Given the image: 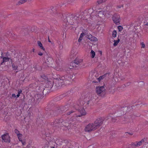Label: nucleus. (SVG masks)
<instances>
[{
  "mask_svg": "<svg viewBox=\"0 0 148 148\" xmlns=\"http://www.w3.org/2000/svg\"><path fill=\"white\" fill-rule=\"evenodd\" d=\"M3 55L1 51H0V57H3Z\"/></svg>",
  "mask_w": 148,
  "mask_h": 148,
  "instance_id": "38",
  "label": "nucleus"
},
{
  "mask_svg": "<svg viewBox=\"0 0 148 148\" xmlns=\"http://www.w3.org/2000/svg\"><path fill=\"white\" fill-rule=\"evenodd\" d=\"M22 92V91L21 90H19L18 91V93L20 94Z\"/></svg>",
  "mask_w": 148,
  "mask_h": 148,
  "instance_id": "41",
  "label": "nucleus"
},
{
  "mask_svg": "<svg viewBox=\"0 0 148 148\" xmlns=\"http://www.w3.org/2000/svg\"><path fill=\"white\" fill-rule=\"evenodd\" d=\"M51 148H55V147H51Z\"/></svg>",
  "mask_w": 148,
  "mask_h": 148,
  "instance_id": "47",
  "label": "nucleus"
},
{
  "mask_svg": "<svg viewBox=\"0 0 148 148\" xmlns=\"http://www.w3.org/2000/svg\"><path fill=\"white\" fill-rule=\"evenodd\" d=\"M97 76V72L95 71H92L90 74L89 77L93 79H96Z\"/></svg>",
  "mask_w": 148,
  "mask_h": 148,
  "instance_id": "6",
  "label": "nucleus"
},
{
  "mask_svg": "<svg viewBox=\"0 0 148 148\" xmlns=\"http://www.w3.org/2000/svg\"><path fill=\"white\" fill-rule=\"evenodd\" d=\"M118 29L119 31L121 32L123 30V28L121 26H119L118 27Z\"/></svg>",
  "mask_w": 148,
  "mask_h": 148,
  "instance_id": "31",
  "label": "nucleus"
},
{
  "mask_svg": "<svg viewBox=\"0 0 148 148\" xmlns=\"http://www.w3.org/2000/svg\"><path fill=\"white\" fill-rule=\"evenodd\" d=\"M20 94L18 93L17 95H16V97L18 98L20 96Z\"/></svg>",
  "mask_w": 148,
  "mask_h": 148,
  "instance_id": "43",
  "label": "nucleus"
},
{
  "mask_svg": "<svg viewBox=\"0 0 148 148\" xmlns=\"http://www.w3.org/2000/svg\"><path fill=\"white\" fill-rule=\"evenodd\" d=\"M120 41V39L119 38L117 40H114V43L113 44L114 46H115L117 45L118 43H119Z\"/></svg>",
  "mask_w": 148,
  "mask_h": 148,
  "instance_id": "22",
  "label": "nucleus"
},
{
  "mask_svg": "<svg viewBox=\"0 0 148 148\" xmlns=\"http://www.w3.org/2000/svg\"><path fill=\"white\" fill-rule=\"evenodd\" d=\"M98 12V16H99L101 17L102 16H103L104 14H105V16H108V15H107L106 13L103 12L102 11H99Z\"/></svg>",
  "mask_w": 148,
  "mask_h": 148,
  "instance_id": "14",
  "label": "nucleus"
},
{
  "mask_svg": "<svg viewBox=\"0 0 148 148\" xmlns=\"http://www.w3.org/2000/svg\"><path fill=\"white\" fill-rule=\"evenodd\" d=\"M27 0H21L19 1L18 3V5H20L26 2Z\"/></svg>",
  "mask_w": 148,
  "mask_h": 148,
  "instance_id": "21",
  "label": "nucleus"
},
{
  "mask_svg": "<svg viewBox=\"0 0 148 148\" xmlns=\"http://www.w3.org/2000/svg\"><path fill=\"white\" fill-rule=\"evenodd\" d=\"M21 141L23 145H25L26 144V142L25 140H22L21 141Z\"/></svg>",
  "mask_w": 148,
  "mask_h": 148,
  "instance_id": "36",
  "label": "nucleus"
},
{
  "mask_svg": "<svg viewBox=\"0 0 148 148\" xmlns=\"http://www.w3.org/2000/svg\"><path fill=\"white\" fill-rule=\"evenodd\" d=\"M2 57L3 62L2 63H3L5 62L8 61L9 60V59L8 58L9 55L8 53H4Z\"/></svg>",
  "mask_w": 148,
  "mask_h": 148,
  "instance_id": "10",
  "label": "nucleus"
},
{
  "mask_svg": "<svg viewBox=\"0 0 148 148\" xmlns=\"http://www.w3.org/2000/svg\"><path fill=\"white\" fill-rule=\"evenodd\" d=\"M146 141V139H144L142 140L141 141L137 142V144H136V145L137 146H139L140 145H141L143 143H144V142H145Z\"/></svg>",
  "mask_w": 148,
  "mask_h": 148,
  "instance_id": "15",
  "label": "nucleus"
},
{
  "mask_svg": "<svg viewBox=\"0 0 148 148\" xmlns=\"http://www.w3.org/2000/svg\"><path fill=\"white\" fill-rule=\"evenodd\" d=\"M91 10H92L91 9L89 10V11H91Z\"/></svg>",
  "mask_w": 148,
  "mask_h": 148,
  "instance_id": "49",
  "label": "nucleus"
},
{
  "mask_svg": "<svg viewBox=\"0 0 148 148\" xmlns=\"http://www.w3.org/2000/svg\"><path fill=\"white\" fill-rule=\"evenodd\" d=\"M77 53L75 49H72L71 51V54L73 56H75Z\"/></svg>",
  "mask_w": 148,
  "mask_h": 148,
  "instance_id": "19",
  "label": "nucleus"
},
{
  "mask_svg": "<svg viewBox=\"0 0 148 148\" xmlns=\"http://www.w3.org/2000/svg\"><path fill=\"white\" fill-rule=\"evenodd\" d=\"M80 112L82 115H84L86 114V113L84 109H82L80 111Z\"/></svg>",
  "mask_w": 148,
  "mask_h": 148,
  "instance_id": "20",
  "label": "nucleus"
},
{
  "mask_svg": "<svg viewBox=\"0 0 148 148\" xmlns=\"http://www.w3.org/2000/svg\"><path fill=\"white\" fill-rule=\"evenodd\" d=\"M95 102V99L93 98L92 99H90L88 101L87 103L88 104H90V106H92L93 105V104Z\"/></svg>",
  "mask_w": 148,
  "mask_h": 148,
  "instance_id": "17",
  "label": "nucleus"
},
{
  "mask_svg": "<svg viewBox=\"0 0 148 148\" xmlns=\"http://www.w3.org/2000/svg\"><path fill=\"white\" fill-rule=\"evenodd\" d=\"M126 108H123L118 112L119 116H121L124 114L126 113Z\"/></svg>",
  "mask_w": 148,
  "mask_h": 148,
  "instance_id": "11",
  "label": "nucleus"
},
{
  "mask_svg": "<svg viewBox=\"0 0 148 148\" xmlns=\"http://www.w3.org/2000/svg\"><path fill=\"white\" fill-rule=\"evenodd\" d=\"M106 0H99L97 2L98 4H100L105 2Z\"/></svg>",
  "mask_w": 148,
  "mask_h": 148,
  "instance_id": "30",
  "label": "nucleus"
},
{
  "mask_svg": "<svg viewBox=\"0 0 148 148\" xmlns=\"http://www.w3.org/2000/svg\"><path fill=\"white\" fill-rule=\"evenodd\" d=\"M15 133L17 135L20 134V132L17 129L14 130Z\"/></svg>",
  "mask_w": 148,
  "mask_h": 148,
  "instance_id": "34",
  "label": "nucleus"
},
{
  "mask_svg": "<svg viewBox=\"0 0 148 148\" xmlns=\"http://www.w3.org/2000/svg\"><path fill=\"white\" fill-rule=\"evenodd\" d=\"M15 35V34H14V35H12V37H13Z\"/></svg>",
  "mask_w": 148,
  "mask_h": 148,
  "instance_id": "48",
  "label": "nucleus"
},
{
  "mask_svg": "<svg viewBox=\"0 0 148 148\" xmlns=\"http://www.w3.org/2000/svg\"><path fill=\"white\" fill-rule=\"evenodd\" d=\"M112 20L115 23L119 24L120 20L119 15L117 14H114L112 17Z\"/></svg>",
  "mask_w": 148,
  "mask_h": 148,
  "instance_id": "5",
  "label": "nucleus"
},
{
  "mask_svg": "<svg viewBox=\"0 0 148 148\" xmlns=\"http://www.w3.org/2000/svg\"><path fill=\"white\" fill-rule=\"evenodd\" d=\"M54 12H55V13H56V10L55 11H54Z\"/></svg>",
  "mask_w": 148,
  "mask_h": 148,
  "instance_id": "51",
  "label": "nucleus"
},
{
  "mask_svg": "<svg viewBox=\"0 0 148 148\" xmlns=\"http://www.w3.org/2000/svg\"><path fill=\"white\" fill-rule=\"evenodd\" d=\"M87 38L91 41H96L97 40V38L96 37L90 34L87 35Z\"/></svg>",
  "mask_w": 148,
  "mask_h": 148,
  "instance_id": "8",
  "label": "nucleus"
},
{
  "mask_svg": "<svg viewBox=\"0 0 148 148\" xmlns=\"http://www.w3.org/2000/svg\"><path fill=\"white\" fill-rule=\"evenodd\" d=\"M12 67L13 69L14 70H16L17 69L18 67V66L14 64H13L12 65Z\"/></svg>",
  "mask_w": 148,
  "mask_h": 148,
  "instance_id": "28",
  "label": "nucleus"
},
{
  "mask_svg": "<svg viewBox=\"0 0 148 148\" xmlns=\"http://www.w3.org/2000/svg\"><path fill=\"white\" fill-rule=\"evenodd\" d=\"M127 133L128 134V132H127Z\"/></svg>",
  "mask_w": 148,
  "mask_h": 148,
  "instance_id": "53",
  "label": "nucleus"
},
{
  "mask_svg": "<svg viewBox=\"0 0 148 148\" xmlns=\"http://www.w3.org/2000/svg\"><path fill=\"white\" fill-rule=\"evenodd\" d=\"M17 136H18V138L19 140L20 141H21V140H22V138L23 136L21 134H20L17 135Z\"/></svg>",
  "mask_w": 148,
  "mask_h": 148,
  "instance_id": "26",
  "label": "nucleus"
},
{
  "mask_svg": "<svg viewBox=\"0 0 148 148\" xmlns=\"http://www.w3.org/2000/svg\"><path fill=\"white\" fill-rule=\"evenodd\" d=\"M94 13L93 12H92V13L91 14V15H92V13Z\"/></svg>",
  "mask_w": 148,
  "mask_h": 148,
  "instance_id": "50",
  "label": "nucleus"
},
{
  "mask_svg": "<svg viewBox=\"0 0 148 148\" xmlns=\"http://www.w3.org/2000/svg\"><path fill=\"white\" fill-rule=\"evenodd\" d=\"M141 48H145V45L144 43L143 42H142L141 43Z\"/></svg>",
  "mask_w": 148,
  "mask_h": 148,
  "instance_id": "35",
  "label": "nucleus"
},
{
  "mask_svg": "<svg viewBox=\"0 0 148 148\" xmlns=\"http://www.w3.org/2000/svg\"><path fill=\"white\" fill-rule=\"evenodd\" d=\"M83 61V59L80 58H76L74 60L75 63L77 65L80 64Z\"/></svg>",
  "mask_w": 148,
  "mask_h": 148,
  "instance_id": "13",
  "label": "nucleus"
},
{
  "mask_svg": "<svg viewBox=\"0 0 148 148\" xmlns=\"http://www.w3.org/2000/svg\"><path fill=\"white\" fill-rule=\"evenodd\" d=\"M65 80V77L64 76L57 78L55 81V86L58 88L61 87L63 85Z\"/></svg>",
  "mask_w": 148,
  "mask_h": 148,
  "instance_id": "1",
  "label": "nucleus"
},
{
  "mask_svg": "<svg viewBox=\"0 0 148 148\" xmlns=\"http://www.w3.org/2000/svg\"><path fill=\"white\" fill-rule=\"evenodd\" d=\"M49 80V78L45 75H42L39 79V80L41 82H46Z\"/></svg>",
  "mask_w": 148,
  "mask_h": 148,
  "instance_id": "9",
  "label": "nucleus"
},
{
  "mask_svg": "<svg viewBox=\"0 0 148 148\" xmlns=\"http://www.w3.org/2000/svg\"><path fill=\"white\" fill-rule=\"evenodd\" d=\"M73 112H74V111H73ZM73 111H70V112H69V113H67V114H68V115H69V114H71V113H73Z\"/></svg>",
  "mask_w": 148,
  "mask_h": 148,
  "instance_id": "42",
  "label": "nucleus"
},
{
  "mask_svg": "<svg viewBox=\"0 0 148 148\" xmlns=\"http://www.w3.org/2000/svg\"><path fill=\"white\" fill-rule=\"evenodd\" d=\"M11 61L12 62V60H11Z\"/></svg>",
  "mask_w": 148,
  "mask_h": 148,
  "instance_id": "54",
  "label": "nucleus"
},
{
  "mask_svg": "<svg viewBox=\"0 0 148 148\" xmlns=\"http://www.w3.org/2000/svg\"><path fill=\"white\" fill-rule=\"evenodd\" d=\"M84 34L83 33H82L81 34V35H80V36L78 39L79 42H80L82 40V39L83 37L84 36Z\"/></svg>",
  "mask_w": 148,
  "mask_h": 148,
  "instance_id": "24",
  "label": "nucleus"
},
{
  "mask_svg": "<svg viewBox=\"0 0 148 148\" xmlns=\"http://www.w3.org/2000/svg\"><path fill=\"white\" fill-rule=\"evenodd\" d=\"M49 80L46 82L47 84L48 85L47 87L49 88H51L53 86V81H51L50 80L49 81Z\"/></svg>",
  "mask_w": 148,
  "mask_h": 148,
  "instance_id": "16",
  "label": "nucleus"
},
{
  "mask_svg": "<svg viewBox=\"0 0 148 148\" xmlns=\"http://www.w3.org/2000/svg\"><path fill=\"white\" fill-rule=\"evenodd\" d=\"M38 55L39 56H42V55L43 54L41 52H39L38 53Z\"/></svg>",
  "mask_w": 148,
  "mask_h": 148,
  "instance_id": "40",
  "label": "nucleus"
},
{
  "mask_svg": "<svg viewBox=\"0 0 148 148\" xmlns=\"http://www.w3.org/2000/svg\"><path fill=\"white\" fill-rule=\"evenodd\" d=\"M123 7V5H118L117 7V8H120Z\"/></svg>",
  "mask_w": 148,
  "mask_h": 148,
  "instance_id": "37",
  "label": "nucleus"
},
{
  "mask_svg": "<svg viewBox=\"0 0 148 148\" xmlns=\"http://www.w3.org/2000/svg\"><path fill=\"white\" fill-rule=\"evenodd\" d=\"M96 129L100 127L103 123V120L101 119H98L93 123Z\"/></svg>",
  "mask_w": 148,
  "mask_h": 148,
  "instance_id": "3",
  "label": "nucleus"
},
{
  "mask_svg": "<svg viewBox=\"0 0 148 148\" xmlns=\"http://www.w3.org/2000/svg\"><path fill=\"white\" fill-rule=\"evenodd\" d=\"M146 143V144H148V143Z\"/></svg>",
  "mask_w": 148,
  "mask_h": 148,
  "instance_id": "52",
  "label": "nucleus"
},
{
  "mask_svg": "<svg viewBox=\"0 0 148 148\" xmlns=\"http://www.w3.org/2000/svg\"><path fill=\"white\" fill-rule=\"evenodd\" d=\"M56 70L58 71H61L62 70V67H60V66L56 67Z\"/></svg>",
  "mask_w": 148,
  "mask_h": 148,
  "instance_id": "29",
  "label": "nucleus"
},
{
  "mask_svg": "<svg viewBox=\"0 0 148 148\" xmlns=\"http://www.w3.org/2000/svg\"><path fill=\"white\" fill-rule=\"evenodd\" d=\"M146 148H148V145H147V146L146 147Z\"/></svg>",
  "mask_w": 148,
  "mask_h": 148,
  "instance_id": "46",
  "label": "nucleus"
},
{
  "mask_svg": "<svg viewBox=\"0 0 148 148\" xmlns=\"http://www.w3.org/2000/svg\"><path fill=\"white\" fill-rule=\"evenodd\" d=\"M105 77V76L104 75L101 76L99 77V78H97V79L98 80L99 82H100L101 79H103Z\"/></svg>",
  "mask_w": 148,
  "mask_h": 148,
  "instance_id": "27",
  "label": "nucleus"
},
{
  "mask_svg": "<svg viewBox=\"0 0 148 148\" xmlns=\"http://www.w3.org/2000/svg\"><path fill=\"white\" fill-rule=\"evenodd\" d=\"M11 52L12 53H11V56H13L15 55V51L14 50H11Z\"/></svg>",
  "mask_w": 148,
  "mask_h": 148,
  "instance_id": "32",
  "label": "nucleus"
},
{
  "mask_svg": "<svg viewBox=\"0 0 148 148\" xmlns=\"http://www.w3.org/2000/svg\"><path fill=\"white\" fill-rule=\"evenodd\" d=\"M90 54L91 55V57L92 58H94L95 56V53L93 50H92L90 52Z\"/></svg>",
  "mask_w": 148,
  "mask_h": 148,
  "instance_id": "23",
  "label": "nucleus"
},
{
  "mask_svg": "<svg viewBox=\"0 0 148 148\" xmlns=\"http://www.w3.org/2000/svg\"><path fill=\"white\" fill-rule=\"evenodd\" d=\"M48 41L49 42H51V41H50V40H49V38L48 39Z\"/></svg>",
  "mask_w": 148,
  "mask_h": 148,
  "instance_id": "44",
  "label": "nucleus"
},
{
  "mask_svg": "<svg viewBox=\"0 0 148 148\" xmlns=\"http://www.w3.org/2000/svg\"><path fill=\"white\" fill-rule=\"evenodd\" d=\"M37 43L40 49L43 50V51H45V49L43 47L42 44L41 43V42L39 41H38Z\"/></svg>",
  "mask_w": 148,
  "mask_h": 148,
  "instance_id": "18",
  "label": "nucleus"
},
{
  "mask_svg": "<svg viewBox=\"0 0 148 148\" xmlns=\"http://www.w3.org/2000/svg\"><path fill=\"white\" fill-rule=\"evenodd\" d=\"M96 129L94 124L92 123H89L85 127V130L86 132H89L94 131Z\"/></svg>",
  "mask_w": 148,
  "mask_h": 148,
  "instance_id": "2",
  "label": "nucleus"
},
{
  "mask_svg": "<svg viewBox=\"0 0 148 148\" xmlns=\"http://www.w3.org/2000/svg\"><path fill=\"white\" fill-rule=\"evenodd\" d=\"M52 61V59L50 57H47L45 61V63L47 64V66H48V65L51 64Z\"/></svg>",
  "mask_w": 148,
  "mask_h": 148,
  "instance_id": "12",
  "label": "nucleus"
},
{
  "mask_svg": "<svg viewBox=\"0 0 148 148\" xmlns=\"http://www.w3.org/2000/svg\"><path fill=\"white\" fill-rule=\"evenodd\" d=\"M2 138L3 140L5 142H8L9 141V136L8 133L4 134L2 136Z\"/></svg>",
  "mask_w": 148,
  "mask_h": 148,
  "instance_id": "7",
  "label": "nucleus"
},
{
  "mask_svg": "<svg viewBox=\"0 0 148 148\" xmlns=\"http://www.w3.org/2000/svg\"><path fill=\"white\" fill-rule=\"evenodd\" d=\"M105 88L103 86H98L96 88V92L98 95L103 93L105 92Z\"/></svg>",
  "mask_w": 148,
  "mask_h": 148,
  "instance_id": "4",
  "label": "nucleus"
},
{
  "mask_svg": "<svg viewBox=\"0 0 148 148\" xmlns=\"http://www.w3.org/2000/svg\"><path fill=\"white\" fill-rule=\"evenodd\" d=\"M74 19L73 18H72L70 20V21H69V23L71 25H73V23L72 22V21H73V19Z\"/></svg>",
  "mask_w": 148,
  "mask_h": 148,
  "instance_id": "33",
  "label": "nucleus"
},
{
  "mask_svg": "<svg viewBox=\"0 0 148 148\" xmlns=\"http://www.w3.org/2000/svg\"><path fill=\"white\" fill-rule=\"evenodd\" d=\"M116 34H117L116 31L115 30H114L113 31L112 33V37L114 38L116 37Z\"/></svg>",
  "mask_w": 148,
  "mask_h": 148,
  "instance_id": "25",
  "label": "nucleus"
},
{
  "mask_svg": "<svg viewBox=\"0 0 148 148\" xmlns=\"http://www.w3.org/2000/svg\"><path fill=\"white\" fill-rule=\"evenodd\" d=\"M16 96L15 94H12V97L15 98V97Z\"/></svg>",
  "mask_w": 148,
  "mask_h": 148,
  "instance_id": "39",
  "label": "nucleus"
},
{
  "mask_svg": "<svg viewBox=\"0 0 148 148\" xmlns=\"http://www.w3.org/2000/svg\"><path fill=\"white\" fill-rule=\"evenodd\" d=\"M145 25H148V23H146V24Z\"/></svg>",
  "mask_w": 148,
  "mask_h": 148,
  "instance_id": "45",
  "label": "nucleus"
}]
</instances>
